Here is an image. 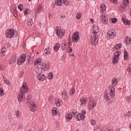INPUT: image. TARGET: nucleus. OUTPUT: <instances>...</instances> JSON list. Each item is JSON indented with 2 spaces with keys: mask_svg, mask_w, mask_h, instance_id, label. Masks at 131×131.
<instances>
[{
  "mask_svg": "<svg viewBox=\"0 0 131 131\" xmlns=\"http://www.w3.org/2000/svg\"><path fill=\"white\" fill-rule=\"evenodd\" d=\"M112 84L110 85V91H111L110 92V96H112V97H114V96H115V85L117 84V79L114 78L112 79Z\"/></svg>",
  "mask_w": 131,
  "mask_h": 131,
  "instance_id": "obj_1",
  "label": "nucleus"
},
{
  "mask_svg": "<svg viewBox=\"0 0 131 131\" xmlns=\"http://www.w3.org/2000/svg\"><path fill=\"white\" fill-rule=\"evenodd\" d=\"M17 35L18 33L17 32H15V30L14 29L7 30L6 32V37L8 38H12L13 36L14 37H17Z\"/></svg>",
  "mask_w": 131,
  "mask_h": 131,
  "instance_id": "obj_2",
  "label": "nucleus"
},
{
  "mask_svg": "<svg viewBox=\"0 0 131 131\" xmlns=\"http://www.w3.org/2000/svg\"><path fill=\"white\" fill-rule=\"evenodd\" d=\"M91 41L92 46H97L99 42V35L96 34H92Z\"/></svg>",
  "mask_w": 131,
  "mask_h": 131,
  "instance_id": "obj_3",
  "label": "nucleus"
},
{
  "mask_svg": "<svg viewBox=\"0 0 131 131\" xmlns=\"http://www.w3.org/2000/svg\"><path fill=\"white\" fill-rule=\"evenodd\" d=\"M26 58H27V55H26V54H23L17 59V63L18 65H21V64H23V63L25 62Z\"/></svg>",
  "mask_w": 131,
  "mask_h": 131,
  "instance_id": "obj_4",
  "label": "nucleus"
},
{
  "mask_svg": "<svg viewBox=\"0 0 131 131\" xmlns=\"http://www.w3.org/2000/svg\"><path fill=\"white\" fill-rule=\"evenodd\" d=\"M129 5V1L128 0H124L123 1V3L121 5L120 7L119 10L121 12V13H123L124 12L123 11L124 9H125L126 8L127 6Z\"/></svg>",
  "mask_w": 131,
  "mask_h": 131,
  "instance_id": "obj_5",
  "label": "nucleus"
},
{
  "mask_svg": "<svg viewBox=\"0 0 131 131\" xmlns=\"http://www.w3.org/2000/svg\"><path fill=\"white\" fill-rule=\"evenodd\" d=\"M72 41L77 42L79 40V32H75L72 35Z\"/></svg>",
  "mask_w": 131,
  "mask_h": 131,
  "instance_id": "obj_6",
  "label": "nucleus"
},
{
  "mask_svg": "<svg viewBox=\"0 0 131 131\" xmlns=\"http://www.w3.org/2000/svg\"><path fill=\"white\" fill-rule=\"evenodd\" d=\"M27 59V63L31 65V64H32L33 63V61H34V54L31 53H29V54H28Z\"/></svg>",
  "mask_w": 131,
  "mask_h": 131,
  "instance_id": "obj_7",
  "label": "nucleus"
},
{
  "mask_svg": "<svg viewBox=\"0 0 131 131\" xmlns=\"http://www.w3.org/2000/svg\"><path fill=\"white\" fill-rule=\"evenodd\" d=\"M55 29H56L55 33L56 35H58L59 38L61 39V38H63V36H64V32L61 31L60 30H59V27H56L55 28Z\"/></svg>",
  "mask_w": 131,
  "mask_h": 131,
  "instance_id": "obj_8",
  "label": "nucleus"
},
{
  "mask_svg": "<svg viewBox=\"0 0 131 131\" xmlns=\"http://www.w3.org/2000/svg\"><path fill=\"white\" fill-rule=\"evenodd\" d=\"M119 60V52H116L114 54V59L112 60L113 64H117Z\"/></svg>",
  "mask_w": 131,
  "mask_h": 131,
  "instance_id": "obj_9",
  "label": "nucleus"
},
{
  "mask_svg": "<svg viewBox=\"0 0 131 131\" xmlns=\"http://www.w3.org/2000/svg\"><path fill=\"white\" fill-rule=\"evenodd\" d=\"M20 94L24 95V94H26L28 91V87L27 85H25V83H23L22 85V87L20 89Z\"/></svg>",
  "mask_w": 131,
  "mask_h": 131,
  "instance_id": "obj_10",
  "label": "nucleus"
},
{
  "mask_svg": "<svg viewBox=\"0 0 131 131\" xmlns=\"http://www.w3.org/2000/svg\"><path fill=\"white\" fill-rule=\"evenodd\" d=\"M89 105V110H92L94 107H95L96 104H95V102H94V98H91L90 103L88 104Z\"/></svg>",
  "mask_w": 131,
  "mask_h": 131,
  "instance_id": "obj_11",
  "label": "nucleus"
},
{
  "mask_svg": "<svg viewBox=\"0 0 131 131\" xmlns=\"http://www.w3.org/2000/svg\"><path fill=\"white\" fill-rule=\"evenodd\" d=\"M41 69H43L45 71H48L50 69V62H42Z\"/></svg>",
  "mask_w": 131,
  "mask_h": 131,
  "instance_id": "obj_12",
  "label": "nucleus"
},
{
  "mask_svg": "<svg viewBox=\"0 0 131 131\" xmlns=\"http://www.w3.org/2000/svg\"><path fill=\"white\" fill-rule=\"evenodd\" d=\"M93 33L92 34H95V35H98L97 33L100 32V30H99V27L97 25H93Z\"/></svg>",
  "mask_w": 131,
  "mask_h": 131,
  "instance_id": "obj_13",
  "label": "nucleus"
},
{
  "mask_svg": "<svg viewBox=\"0 0 131 131\" xmlns=\"http://www.w3.org/2000/svg\"><path fill=\"white\" fill-rule=\"evenodd\" d=\"M80 102L81 103V107H84L85 104H86V98L82 97L80 99Z\"/></svg>",
  "mask_w": 131,
  "mask_h": 131,
  "instance_id": "obj_14",
  "label": "nucleus"
},
{
  "mask_svg": "<svg viewBox=\"0 0 131 131\" xmlns=\"http://www.w3.org/2000/svg\"><path fill=\"white\" fill-rule=\"evenodd\" d=\"M76 118L77 121L83 120L84 118H85V116H82V115H81V114H78L77 115Z\"/></svg>",
  "mask_w": 131,
  "mask_h": 131,
  "instance_id": "obj_15",
  "label": "nucleus"
},
{
  "mask_svg": "<svg viewBox=\"0 0 131 131\" xmlns=\"http://www.w3.org/2000/svg\"><path fill=\"white\" fill-rule=\"evenodd\" d=\"M16 57H17V54H16V53L12 55L11 59H10L9 64H14V63H15V62H16Z\"/></svg>",
  "mask_w": 131,
  "mask_h": 131,
  "instance_id": "obj_16",
  "label": "nucleus"
},
{
  "mask_svg": "<svg viewBox=\"0 0 131 131\" xmlns=\"http://www.w3.org/2000/svg\"><path fill=\"white\" fill-rule=\"evenodd\" d=\"M24 98H25L24 94L19 93L18 97V102H19V103H21V102H23V100H24Z\"/></svg>",
  "mask_w": 131,
  "mask_h": 131,
  "instance_id": "obj_17",
  "label": "nucleus"
},
{
  "mask_svg": "<svg viewBox=\"0 0 131 131\" xmlns=\"http://www.w3.org/2000/svg\"><path fill=\"white\" fill-rule=\"evenodd\" d=\"M30 110L32 112H34L36 110V106H35V104L32 103L30 105Z\"/></svg>",
  "mask_w": 131,
  "mask_h": 131,
  "instance_id": "obj_18",
  "label": "nucleus"
},
{
  "mask_svg": "<svg viewBox=\"0 0 131 131\" xmlns=\"http://www.w3.org/2000/svg\"><path fill=\"white\" fill-rule=\"evenodd\" d=\"M106 5H105L104 4L100 5V12L101 13H104V12H106Z\"/></svg>",
  "mask_w": 131,
  "mask_h": 131,
  "instance_id": "obj_19",
  "label": "nucleus"
},
{
  "mask_svg": "<svg viewBox=\"0 0 131 131\" xmlns=\"http://www.w3.org/2000/svg\"><path fill=\"white\" fill-rule=\"evenodd\" d=\"M60 47L61 45L60 44V43H56V46L54 47V51L58 52V51H59V50L60 49Z\"/></svg>",
  "mask_w": 131,
  "mask_h": 131,
  "instance_id": "obj_20",
  "label": "nucleus"
},
{
  "mask_svg": "<svg viewBox=\"0 0 131 131\" xmlns=\"http://www.w3.org/2000/svg\"><path fill=\"white\" fill-rule=\"evenodd\" d=\"M62 97L64 100H68V96H67V92L64 90L62 92Z\"/></svg>",
  "mask_w": 131,
  "mask_h": 131,
  "instance_id": "obj_21",
  "label": "nucleus"
},
{
  "mask_svg": "<svg viewBox=\"0 0 131 131\" xmlns=\"http://www.w3.org/2000/svg\"><path fill=\"white\" fill-rule=\"evenodd\" d=\"M40 64H41V59L39 58L35 60L34 65H40Z\"/></svg>",
  "mask_w": 131,
  "mask_h": 131,
  "instance_id": "obj_22",
  "label": "nucleus"
},
{
  "mask_svg": "<svg viewBox=\"0 0 131 131\" xmlns=\"http://www.w3.org/2000/svg\"><path fill=\"white\" fill-rule=\"evenodd\" d=\"M101 20L103 24H107V20L106 19V16L102 15L101 16Z\"/></svg>",
  "mask_w": 131,
  "mask_h": 131,
  "instance_id": "obj_23",
  "label": "nucleus"
},
{
  "mask_svg": "<svg viewBox=\"0 0 131 131\" xmlns=\"http://www.w3.org/2000/svg\"><path fill=\"white\" fill-rule=\"evenodd\" d=\"M128 58V53H127V51L126 49L124 50V59L126 60Z\"/></svg>",
  "mask_w": 131,
  "mask_h": 131,
  "instance_id": "obj_24",
  "label": "nucleus"
},
{
  "mask_svg": "<svg viewBox=\"0 0 131 131\" xmlns=\"http://www.w3.org/2000/svg\"><path fill=\"white\" fill-rule=\"evenodd\" d=\"M111 97H112V96L110 95V94L108 95L107 93H105L104 94V98L105 100H110L111 99Z\"/></svg>",
  "mask_w": 131,
  "mask_h": 131,
  "instance_id": "obj_25",
  "label": "nucleus"
},
{
  "mask_svg": "<svg viewBox=\"0 0 131 131\" xmlns=\"http://www.w3.org/2000/svg\"><path fill=\"white\" fill-rule=\"evenodd\" d=\"M121 44L118 43L114 46L113 48H112V51H114V50H118L119 49H121Z\"/></svg>",
  "mask_w": 131,
  "mask_h": 131,
  "instance_id": "obj_26",
  "label": "nucleus"
},
{
  "mask_svg": "<svg viewBox=\"0 0 131 131\" xmlns=\"http://www.w3.org/2000/svg\"><path fill=\"white\" fill-rule=\"evenodd\" d=\"M122 21L123 22V23H124V24H125V25H129V20H128L127 19L122 18Z\"/></svg>",
  "mask_w": 131,
  "mask_h": 131,
  "instance_id": "obj_27",
  "label": "nucleus"
},
{
  "mask_svg": "<svg viewBox=\"0 0 131 131\" xmlns=\"http://www.w3.org/2000/svg\"><path fill=\"white\" fill-rule=\"evenodd\" d=\"M66 118L69 120H71L72 119V113H70L67 114V115L66 116Z\"/></svg>",
  "mask_w": 131,
  "mask_h": 131,
  "instance_id": "obj_28",
  "label": "nucleus"
},
{
  "mask_svg": "<svg viewBox=\"0 0 131 131\" xmlns=\"http://www.w3.org/2000/svg\"><path fill=\"white\" fill-rule=\"evenodd\" d=\"M75 93V89H74V88H72L70 90V95H71V96H73V95H74Z\"/></svg>",
  "mask_w": 131,
  "mask_h": 131,
  "instance_id": "obj_29",
  "label": "nucleus"
},
{
  "mask_svg": "<svg viewBox=\"0 0 131 131\" xmlns=\"http://www.w3.org/2000/svg\"><path fill=\"white\" fill-rule=\"evenodd\" d=\"M61 1L60 0H57V1H55V3L53 4L54 6H58V7H60L61 6Z\"/></svg>",
  "mask_w": 131,
  "mask_h": 131,
  "instance_id": "obj_30",
  "label": "nucleus"
},
{
  "mask_svg": "<svg viewBox=\"0 0 131 131\" xmlns=\"http://www.w3.org/2000/svg\"><path fill=\"white\" fill-rule=\"evenodd\" d=\"M27 24L28 26H32L33 24V20H32V18H30L28 20Z\"/></svg>",
  "mask_w": 131,
  "mask_h": 131,
  "instance_id": "obj_31",
  "label": "nucleus"
},
{
  "mask_svg": "<svg viewBox=\"0 0 131 131\" xmlns=\"http://www.w3.org/2000/svg\"><path fill=\"white\" fill-rule=\"evenodd\" d=\"M46 52H45V54L46 55H51V48H47L46 49Z\"/></svg>",
  "mask_w": 131,
  "mask_h": 131,
  "instance_id": "obj_32",
  "label": "nucleus"
},
{
  "mask_svg": "<svg viewBox=\"0 0 131 131\" xmlns=\"http://www.w3.org/2000/svg\"><path fill=\"white\" fill-rule=\"evenodd\" d=\"M130 116H131V113L130 111L127 112L124 115V117H130Z\"/></svg>",
  "mask_w": 131,
  "mask_h": 131,
  "instance_id": "obj_33",
  "label": "nucleus"
},
{
  "mask_svg": "<svg viewBox=\"0 0 131 131\" xmlns=\"http://www.w3.org/2000/svg\"><path fill=\"white\" fill-rule=\"evenodd\" d=\"M38 79H39V80H40L41 81H43V80L46 79V77H45V75H42L40 77H38Z\"/></svg>",
  "mask_w": 131,
  "mask_h": 131,
  "instance_id": "obj_34",
  "label": "nucleus"
},
{
  "mask_svg": "<svg viewBox=\"0 0 131 131\" xmlns=\"http://www.w3.org/2000/svg\"><path fill=\"white\" fill-rule=\"evenodd\" d=\"M61 101L59 98H58L57 100L56 101L57 107H60V106H61Z\"/></svg>",
  "mask_w": 131,
  "mask_h": 131,
  "instance_id": "obj_35",
  "label": "nucleus"
},
{
  "mask_svg": "<svg viewBox=\"0 0 131 131\" xmlns=\"http://www.w3.org/2000/svg\"><path fill=\"white\" fill-rule=\"evenodd\" d=\"M71 113H72V117H73L74 118H76V116H77V113L76 112V111L72 112Z\"/></svg>",
  "mask_w": 131,
  "mask_h": 131,
  "instance_id": "obj_36",
  "label": "nucleus"
},
{
  "mask_svg": "<svg viewBox=\"0 0 131 131\" xmlns=\"http://www.w3.org/2000/svg\"><path fill=\"white\" fill-rule=\"evenodd\" d=\"M11 13L13 14H16L17 13V10H16V7H13L11 9Z\"/></svg>",
  "mask_w": 131,
  "mask_h": 131,
  "instance_id": "obj_37",
  "label": "nucleus"
},
{
  "mask_svg": "<svg viewBox=\"0 0 131 131\" xmlns=\"http://www.w3.org/2000/svg\"><path fill=\"white\" fill-rule=\"evenodd\" d=\"M48 79H53V73L50 72L48 75Z\"/></svg>",
  "mask_w": 131,
  "mask_h": 131,
  "instance_id": "obj_38",
  "label": "nucleus"
},
{
  "mask_svg": "<svg viewBox=\"0 0 131 131\" xmlns=\"http://www.w3.org/2000/svg\"><path fill=\"white\" fill-rule=\"evenodd\" d=\"M52 113H53V114H54V115H56V114H57V108L54 107L53 108Z\"/></svg>",
  "mask_w": 131,
  "mask_h": 131,
  "instance_id": "obj_39",
  "label": "nucleus"
},
{
  "mask_svg": "<svg viewBox=\"0 0 131 131\" xmlns=\"http://www.w3.org/2000/svg\"><path fill=\"white\" fill-rule=\"evenodd\" d=\"M127 71H128V72H129V73H130L131 72V64L130 63L128 65V68L127 69Z\"/></svg>",
  "mask_w": 131,
  "mask_h": 131,
  "instance_id": "obj_40",
  "label": "nucleus"
},
{
  "mask_svg": "<svg viewBox=\"0 0 131 131\" xmlns=\"http://www.w3.org/2000/svg\"><path fill=\"white\" fill-rule=\"evenodd\" d=\"M4 89L3 88H0V96H4Z\"/></svg>",
  "mask_w": 131,
  "mask_h": 131,
  "instance_id": "obj_41",
  "label": "nucleus"
},
{
  "mask_svg": "<svg viewBox=\"0 0 131 131\" xmlns=\"http://www.w3.org/2000/svg\"><path fill=\"white\" fill-rule=\"evenodd\" d=\"M29 13V9L28 8H26V10L24 12L25 15L26 16V15H28Z\"/></svg>",
  "mask_w": 131,
  "mask_h": 131,
  "instance_id": "obj_42",
  "label": "nucleus"
},
{
  "mask_svg": "<svg viewBox=\"0 0 131 131\" xmlns=\"http://www.w3.org/2000/svg\"><path fill=\"white\" fill-rule=\"evenodd\" d=\"M18 9H19V10L20 11H22V10H23V4H20L18 6Z\"/></svg>",
  "mask_w": 131,
  "mask_h": 131,
  "instance_id": "obj_43",
  "label": "nucleus"
},
{
  "mask_svg": "<svg viewBox=\"0 0 131 131\" xmlns=\"http://www.w3.org/2000/svg\"><path fill=\"white\" fill-rule=\"evenodd\" d=\"M86 112V111H85V110H82L81 112V114L82 116H85Z\"/></svg>",
  "mask_w": 131,
  "mask_h": 131,
  "instance_id": "obj_44",
  "label": "nucleus"
},
{
  "mask_svg": "<svg viewBox=\"0 0 131 131\" xmlns=\"http://www.w3.org/2000/svg\"><path fill=\"white\" fill-rule=\"evenodd\" d=\"M107 37H110V36H113L114 35H113L112 34H111V31H109L108 32H107Z\"/></svg>",
  "mask_w": 131,
  "mask_h": 131,
  "instance_id": "obj_45",
  "label": "nucleus"
},
{
  "mask_svg": "<svg viewBox=\"0 0 131 131\" xmlns=\"http://www.w3.org/2000/svg\"><path fill=\"white\" fill-rule=\"evenodd\" d=\"M19 114H20V112H19V111H17L16 112V116L17 118H20V116H19Z\"/></svg>",
  "mask_w": 131,
  "mask_h": 131,
  "instance_id": "obj_46",
  "label": "nucleus"
},
{
  "mask_svg": "<svg viewBox=\"0 0 131 131\" xmlns=\"http://www.w3.org/2000/svg\"><path fill=\"white\" fill-rule=\"evenodd\" d=\"M42 8V7H41V5H39L38 7V10L37 11V13H39L40 11L41 10V9Z\"/></svg>",
  "mask_w": 131,
  "mask_h": 131,
  "instance_id": "obj_47",
  "label": "nucleus"
},
{
  "mask_svg": "<svg viewBox=\"0 0 131 131\" xmlns=\"http://www.w3.org/2000/svg\"><path fill=\"white\" fill-rule=\"evenodd\" d=\"M81 17V13H77L76 15L77 19H80Z\"/></svg>",
  "mask_w": 131,
  "mask_h": 131,
  "instance_id": "obj_48",
  "label": "nucleus"
},
{
  "mask_svg": "<svg viewBox=\"0 0 131 131\" xmlns=\"http://www.w3.org/2000/svg\"><path fill=\"white\" fill-rule=\"evenodd\" d=\"M109 1L113 4H115V5L117 4V0H109Z\"/></svg>",
  "mask_w": 131,
  "mask_h": 131,
  "instance_id": "obj_49",
  "label": "nucleus"
},
{
  "mask_svg": "<svg viewBox=\"0 0 131 131\" xmlns=\"http://www.w3.org/2000/svg\"><path fill=\"white\" fill-rule=\"evenodd\" d=\"M112 21L113 23H116V22H117V18H113L112 19Z\"/></svg>",
  "mask_w": 131,
  "mask_h": 131,
  "instance_id": "obj_50",
  "label": "nucleus"
},
{
  "mask_svg": "<svg viewBox=\"0 0 131 131\" xmlns=\"http://www.w3.org/2000/svg\"><path fill=\"white\" fill-rule=\"evenodd\" d=\"M6 50V48L5 47H3L2 50H1V53L2 54H4V53H6V50Z\"/></svg>",
  "mask_w": 131,
  "mask_h": 131,
  "instance_id": "obj_51",
  "label": "nucleus"
},
{
  "mask_svg": "<svg viewBox=\"0 0 131 131\" xmlns=\"http://www.w3.org/2000/svg\"><path fill=\"white\" fill-rule=\"evenodd\" d=\"M63 4L65 5V6H69V2L67 1V0H66Z\"/></svg>",
  "mask_w": 131,
  "mask_h": 131,
  "instance_id": "obj_52",
  "label": "nucleus"
},
{
  "mask_svg": "<svg viewBox=\"0 0 131 131\" xmlns=\"http://www.w3.org/2000/svg\"><path fill=\"white\" fill-rule=\"evenodd\" d=\"M92 125H95L96 124V121L95 120H92L91 121Z\"/></svg>",
  "mask_w": 131,
  "mask_h": 131,
  "instance_id": "obj_53",
  "label": "nucleus"
},
{
  "mask_svg": "<svg viewBox=\"0 0 131 131\" xmlns=\"http://www.w3.org/2000/svg\"><path fill=\"white\" fill-rule=\"evenodd\" d=\"M72 48L71 47H69V49H68V53H72Z\"/></svg>",
  "mask_w": 131,
  "mask_h": 131,
  "instance_id": "obj_54",
  "label": "nucleus"
},
{
  "mask_svg": "<svg viewBox=\"0 0 131 131\" xmlns=\"http://www.w3.org/2000/svg\"><path fill=\"white\" fill-rule=\"evenodd\" d=\"M95 131H102V129L99 126H98L95 130Z\"/></svg>",
  "mask_w": 131,
  "mask_h": 131,
  "instance_id": "obj_55",
  "label": "nucleus"
},
{
  "mask_svg": "<svg viewBox=\"0 0 131 131\" xmlns=\"http://www.w3.org/2000/svg\"><path fill=\"white\" fill-rule=\"evenodd\" d=\"M26 99L28 101H29L30 99H31V95H28V96H27Z\"/></svg>",
  "mask_w": 131,
  "mask_h": 131,
  "instance_id": "obj_56",
  "label": "nucleus"
},
{
  "mask_svg": "<svg viewBox=\"0 0 131 131\" xmlns=\"http://www.w3.org/2000/svg\"><path fill=\"white\" fill-rule=\"evenodd\" d=\"M5 69V67L3 65H0V70H4Z\"/></svg>",
  "mask_w": 131,
  "mask_h": 131,
  "instance_id": "obj_57",
  "label": "nucleus"
},
{
  "mask_svg": "<svg viewBox=\"0 0 131 131\" xmlns=\"http://www.w3.org/2000/svg\"><path fill=\"white\" fill-rule=\"evenodd\" d=\"M35 72L38 73V74H40V71H39V69L38 68H37L36 70H35Z\"/></svg>",
  "mask_w": 131,
  "mask_h": 131,
  "instance_id": "obj_58",
  "label": "nucleus"
},
{
  "mask_svg": "<svg viewBox=\"0 0 131 131\" xmlns=\"http://www.w3.org/2000/svg\"><path fill=\"white\" fill-rule=\"evenodd\" d=\"M5 83L6 84H8V85H10V84H11V82H10V81H7Z\"/></svg>",
  "mask_w": 131,
  "mask_h": 131,
  "instance_id": "obj_59",
  "label": "nucleus"
},
{
  "mask_svg": "<svg viewBox=\"0 0 131 131\" xmlns=\"http://www.w3.org/2000/svg\"><path fill=\"white\" fill-rule=\"evenodd\" d=\"M72 43V42H71V41H69L68 42L69 46L71 47Z\"/></svg>",
  "mask_w": 131,
  "mask_h": 131,
  "instance_id": "obj_60",
  "label": "nucleus"
},
{
  "mask_svg": "<svg viewBox=\"0 0 131 131\" xmlns=\"http://www.w3.org/2000/svg\"><path fill=\"white\" fill-rule=\"evenodd\" d=\"M111 32H112V34L113 35H114V33L115 32V30H113V31H111Z\"/></svg>",
  "mask_w": 131,
  "mask_h": 131,
  "instance_id": "obj_61",
  "label": "nucleus"
},
{
  "mask_svg": "<svg viewBox=\"0 0 131 131\" xmlns=\"http://www.w3.org/2000/svg\"><path fill=\"white\" fill-rule=\"evenodd\" d=\"M66 17V16L64 15H61V16H60V17H61V18H65Z\"/></svg>",
  "mask_w": 131,
  "mask_h": 131,
  "instance_id": "obj_62",
  "label": "nucleus"
},
{
  "mask_svg": "<svg viewBox=\"0 0 131 131\" xmlns=\"http://www.w3.org/2000/svg\"><path fill=\"white\" fill-rule=\"evenodd\" d=\"M90 21H91L93 23L94 22V19L93 18H90Z\"/></svg>",
  "mask_w": 131,
  "mask_h": 131,
  "instance_id": "obj_63",
  "label": "nucleus"
},
{
  "mask_svg": "<svg viewBox=\"0 0 131 131\" xmlns=\"http://www.w3.org/2000/svg\"><path fill=\"white\" fill-rule=\"evenodd\" d=\"M116 131H120V129L118 128V129H116Z\"/></svg>",
  "mask_w": 131,
  "mask_h": 131,
  "instance_id": "obj_64",
  "label": "nucleus"
}]
</instances>
